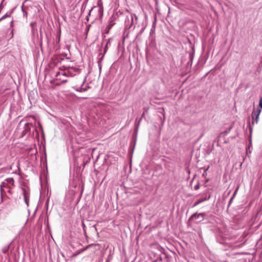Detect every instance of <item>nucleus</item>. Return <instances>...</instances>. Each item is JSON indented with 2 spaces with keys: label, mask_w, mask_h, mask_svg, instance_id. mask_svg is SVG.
<instances>
[{
  "label": "nucleus",
  "mask_w": 262,
  "mask_h": 262,
  "mask_svg": "<svg viewBox=\"0 0 262 262\" xmlns=\"http://www.w3.org/2000/svg\"><path fill=\"white\" fill-rule=\"evenodd\" d=\"M62 68L63 69V70L60 68L61 71L56 73V79L54 80V81H55V84L56 85H59V83L58 82H55V81H59L62 83L66 82L67 81V79L61 78L60 77V76H68L69 77H73L75 76L76 74L80 73L81 72V70L79 69V66H63Z\"/></svg>",
  "instance_id": "nucleus-1"
},
{
  "label": "nucleus",
  "mask_w": 262,
  "mask_h": 262,
  "mask_svg": "<svg viewBox=\"0 0 262 262\" xmlns=\"http://www.w3.org/2000/svg\"><path fill=\"white\" fill-rule=\"evenodd\" d=\"M138 19L137 16L134 14H131L129 16H127L125 20V28L129 29L133 25L134 18Z\"/></svg>",
  "instance_id": "nucleus-2"
},
{
  "label": "nucleus",
  "mask_w": 262,
  "mask_h": 262,
  "mask_svg": "<svg viewBox=\"0 0 262 262\" xmlns=\"http://www.w3.org/2000/svg\"><path fill=\"white\" fill-rule=\"evenodd\" d=\"M261 113V109L259 108H256L254 110L252 113V124H254L255 123H257L259 119V116Z\"/></svg>",
  "instance_id": "nucleus-3"
},
{
  "label": "nucleus",
  "mask_w": 262,
  "mask_h": 262,
  "mask_svg": "<svg viewBox=\"0 0 262 262\" xmlns=\"http://www.w3.org/2000/svg\"><path fill=\"white\" fill-rule=\"evenodd\" d=\"M205 216V213H198L196 212L191 215V216L189 219V221H192L194 219H201L200 221H202L204 220Z\"/></svg>",
  "instance_id": "nucleus-4"
},
{
  "label": "nucleus",
  "mask_w": 262,
  "mask_h": 262,
  "mask_svg": "<svg viewBox=\"0 0 262 262\" xmlns=\"http://www.w3.org/2000/svg\"><path fill=\"white\" fill-rule=\"evenodd\" d=\"M86 80V77H84L81 86L80 87H74L73 89L77 92H83L86 91L88 89L90 88L89 85H86L85 87L83 88V85L84 84Z\"/></svg>",
  "instance_id": "nucleus-5"
},
{
  "label": "nucleus",
  "mask_w": 262,
  "mask_h": 262,
  "mask_svg": "<svg viewBox=\"0 0 262 262\" xmlns=\"http://www.w3.org/2000/svg\"><path fill=\"white\" fill-rule=\"evenodd\" d=\"M24 199L26 204L28 206L29 203L30 193L28 190L25 189H23Z\"/></svg>",
  "instance_id": "nucleus-6"
},
{
  "label": "nucleus",
  "mask_w": 262,
  "mask_h": 262,
  "mask_svg": "<svg viewBox=\"0 0 262 262\" xmlns=\"http://www.w3.org/2000/svg\"><path fill=\"white\" fill-rule=\"evenodd\" d=\"M30 125H31V124L28 123H26L25 124V126L24 127V129L21 133L20 137L22 138V137H24L27 134V133H28L30 131V129H31Z\"/></svg>",
  "instance_id": "nucleus-7"
},
{
  "label": "nucleus",
  "mask_w": 262,
  "mask_h": 262,
  "mask_svg": "<svg viewBox=\"0 0 262 262\" xmlns=\"http://www.w3.org/2000/svg\"><path fill=\"white\" fill-rule=\"evenodd\" d=\"M1 191L3 192V191H5V189H8V192H10V189H11V187L9 186V185L6 183L5 181L3 182L2 184H1Z\"/></svg>",
  "instance_id": "nucleus-8"
},
{
  "label": "nucleus",
  "mask_w": 262,
  "mask_h": 262,
  "mask_svg": "<svg viewBox=\"0 0 262 262\" xmlns=\"http://www.w3.org/2000/svg\"><path fill=\"white\" fill-rule=\"evenodd\" d=\"M249 234V232L248 231H245L243 232V234L239 238L240 242L242 243L239 245H243L247 241V236Z\"/></svg>",
  "instance_id": "nucleus-9"
},
{
  "label": "nucleus",
  "mask_w": 262,
  "mask_h": 262,
  "mask_svg": "<svg viewBox=\"0 0 262 262\" xmlns=\"http://www.w3.org/2000/svg\"><path fill=\"white\" fill-rule=\"evenodd\" d=\"M5 181L6 182L8 185H9L11 188H12V186H14V181L12 178H7Z\"/></svg>",
  "instance_id": "nucleus-10"
},
{
  "label": "nucleus",
  "mask_w": 262,
  "mask_h": 262,
  "mask_svg": "<svg viewBox=\"0 0 262 262\" xmlns=\"http://www.w3.org/2000/svg\"><path fill=\"white\" fill-rule=\"evenodd\" d=\"M252 128L250 126V137H249V143L248 147H247V153H248V150L250 149V146L252 145V139H251V135H252Z\"/></svg>",
  "instance_id": "nucleus-11"
},
{
  "label": "nucleus",
  "mask_w": 262,
  "mask_h": 262,
  "mask_svg": "<svg viewBox=\"0 0 262 262\" xmlns=\"http://www.w3.org/2000/svg\"><path fill=\"white\" fill-rule=\"evenodd\" d=\"M114 25L115 23L113 21H110L108 25L106 27V29L110 30Z\"/></svg>",
  "instance_id": "nucleus-12"
},
{
  "label": "nucleus",
  "mask_w": 262,
  "mask_h": 262,
  "mask_svg": "<svg viewBox=\"0 0 262 262\" xmlns=\"http://www.w3.org/2000/svg\"><path fill=\"white\" fill-rule=\"evenodd\" d=\"M31 32L33 36L38 35L37 30L35 27L31 28Z\"/></svg>",
  "instance_id": "nucleus-13"
},
{
  "label": "nucleus",
  "mask_w": 262,
  "mask_h": 262,
  "mask_svg": "<svg viewBox=\"0 0 262 262\" xmlns=\"http://www.w3.org/2000/svg\"><path fill=\"white\" fill-rule=\"evenodd\" d=\"M110 40L111 39H108L106 41V43L104 48V53L106 52L108 46L110 45Z\"/></svg>",
  "instance_id": "nucleus-14"
},
{
  "label": "nucleus",
  "mask_w": 262,
  "mask_h": 262,
  "mask_svg": "<svg viewBox=\"0 0 262 262\" xmlns=\"http://www.w3.org/2000/svg\"><path fill=\"white\" fill-rule=\"evenodd\" d=\"M202 203V201L201 200V199H199L194 204H193V207H195L197 205H198L199 204H200V203Z\"/></svg>",
  "instance_id": "nucleus-15"
},
{
  "label": "nucleus",
  "mask_w": 262,
  "mask_h": 262,
  "mask_svg": "<svg viewBox=\"0 0 262 262\" xmlns=\"http://www.w3.org/2000/svg\"><path fill=\"white\" fill-rule=\"evenodd\" d=\"M98 12L99 13V14L102 16L103 15V9L101 7H99L98 10Z\"/></svg>",
  "instance_id": "nucleus-16"
},
{
  "label": "nucleus",
  "mask_w": 262,
  "mask_h": 262,
  "mask_svg": "<svg viewBox=\"0 0 262 262\" xmlns=\"http://www.w3.org/2000/svg\"><path fill=\"white\" fill-rule=\"evenodd\" d=\"M10 14H11V13H10V14H8V13H6L5 15H4L2 17H1V18H0V21H1L2 20H3V19H5V18H6V17H9V16H10Z\"/></svg>",
  "instance_id": "nucleus-17"
},
{
  "label": "nucleus",
  "mask_w": 262,
  "mask_h": 262,
  "mask_svg": "<svg viewBox=\"0 0 262 262\" xmlns=\"http://www.w3.org/2000/svg\"><path fill=\"white\" fill-rule=\"evenodd\" d=\"M210 195H209L208 196L205 197L204 198L200 199H201V200L202 201V202H203L205 201L208 200L210 199Z\"/></svg>",
  "instance_id": "nucleus-18"
},
{
  "label": "nucleus",
  "mask_w": 262,
  "mask_h": 262,
  "mask_svg": "<svg viewBox=\"0 0 262 262\" xmlns=\"http://www.w3.org/2000/svg\"><path fill=\"white\" fill-rule=\"evenodd\" d=\"M36 25V21H33V22H32V23L30 24V26L31 27V28H35V27Z\"/></svg>",
  "instance_id": "nucleus-19"
},
{
  "label": "nucleus",
  "mask_w": 262,
  "mask_h": 262,
  "mask_svg": "<svg viewBox=\"0 0 262 262\" xmlns=\"http://www.w3.org/2000/svg\"><path fill=\"white\" fill-rule=\"evenodd\" d=\"M259 108H262V97L259 99Z\"/></svg>",
  "instance_id": "nucleus-20"
},
{
  "label": "nucleus",
  "mask_w": 262,
  "mask_h": 262,
  "mask_svg": "<svg viewBox=\"0 0 262 262\" xmlns=\"http://www.w3.org/2000/svg\"><path fill=\"white\" fill-rule=\"evenodd\" d=\"M199 188H200V185H199V184H196V185H195V186H194V190H196L199 189Z\"/></svg>",
  "instance_id": "nucleus-21"
},
{
  "label": "nucleus",
  "mask_w": 262,
  "mask_h": 262,
  "mask_svg": "<svg viewBox=\"0 0 262 262\" xmlns=\"http://www.w3.org/2000/svg\"><path fill=\"white\" fill-rule=\"evenodd\" d=\"M193 57V54H190V56H189V58H190V60L191 61H192Z\"/></svg>",
  "instance_id": "nucleus-22"
},
{
  "label": "nucleus",
  "mask_w": 262,
  "mask_h": 262,
  "mask_svg": "<svg viewBox=\"0 0 262 262\" xmlns=\"http://www.w3.org/2000/svg\"><path fill=\"white\" fill-rule=\"evenodd\" d=\"M82 228H83V230L85 231V224H84L83 222H82Z\"/></svg>",
  "instance_id": "nucleus-23"
},
{
  "label": "nucleus",
  "mask_w": 262,
  "mask_h": 262,
  "mask_svg": "<svg viewBox=\"0 0 262 262\" xmlns=\"http://www.w3.org/2000/svg\"><path fill=\"white\" fill-rule=\"evenodd\" d=\"M233 196H232V198L230 199L229 202V205L228 206H229L230 204H231V202H232V201L233 200Z\"/></svg>",
  "instance_id": "nucleus-24"
},
{
  "label": "nucleus",
  "mask_w": 262,
  "mask_h": 262,
  "mask_svg": "<svg viewBox=\"0 0 262 262\" xmlns=\"http://www.w3.org/2000/svg\"><path fill=\"white\" fill-rule=\"evenodd\" d=\"M95 8H96V7H93V8L91 9V10H90L89 13V15H90V13H91V11H93V10Z\"/></svg>",
  "instance_id": "nucleus-25"
},
{
  "label": "nucleus",
  "mask_w": 262,
  "mask_h": 262,
  "mask_svg": "<svg viewBox=\"0 0 262 262\" xmlns=\"http://www.w3.org/2000/svg\"><path fill=\"white\" fill-rule=\"evenodd\" d=\"M40 37L41 38L42 37V31H41V28L40 29Z\"/></svg>",
  "instance_id": "nucleus-26"
},
{
  "label": "nucleus",
  "mask_w": 262,
  "mask_h": 262,
  "mask_svg": "<svg viewBox=\"0 0 262 262\" xmlns=\"http://www.w3.org/2000/svg\"><path fill=\"white\" fill-rule=\"evenodd\" d=\"M67 77H68V76H60V78H64V79H66Z\"/></svg>",
  "instance_id": "nucleus-27"
},
{
  "label": "nucleus",
  "mask_w": 262,
  "mask_h": 262,
  "mask_svg": "<svg viewBox=\"0 0 262 262\" xmlns=\"http://www.w3.org/2000/svg\"><path fill=\"white\" fill-rule=\"evenodd\" d=\"M109 31H110V30H108V29H106V28H105V33H108V32H109Z\"/></svg>",
  "instance_id": "nucleus-28"
},
{
  "label": "nucleus",
  "mask_w": 262,
  "mask_h": 262,
  "mask_svg": "<svg viewBox=\"0 0 262 262\" xmlns=\"http://www.w3.org/2000/svg\"><path fill=\"white\" fill-rule=\"evenodd\" d=\"M144 113H143V114L142 115V116H141V118H140L139 121H140V120H141V119L144 117Z\"/></svg>",
  "instance_id": "nucleus-29"
},
{
  "label": "nucleus",
  "mask_w": 262,
  "mask_h": 262,
  "mask_svg": "<svg viewBox=\"0 0 262 262\" xmlns=\"http://www.w3.org/2000/svg\"><path fill=\"white\" fill-rule=\"evenodd\" d=\"M99 70L100 71L101 69V66L100 65V64H99Z\"/></svg>",
  "instance_id": "nucleus-30"
},
{
  "label": "nucleus",
  "mask_w": 262,
  "mask_h": 262,
  "mask_svg": "<svg viewBox=\"0 0 262 262\" xmlns=\"http://www.w3.org/2000/svg\"><path fill=\"white\" fill-rule=\"evenodd\" d=\"M13 21H11V27H12V25H13Z\"/></svg>",
  "instance_id": "nucleus-31"
},
{
  "label": "nucleus",
  "mask_w": 262,
  "mask_h": 262,
  "mask_svg": "<svg viewBox=\"0 0 262 262\" xmlns=\"http://www.w3.org/2000/svg\"><path fill=\"white\" fill-rule=\"evenodd\" d=\"M236 190L234 192V194H233V196H233V197H234V196L235 195V193H236Z\"/></svg>",
  "instance_id": "nucleus-32"
}]
</instances>
